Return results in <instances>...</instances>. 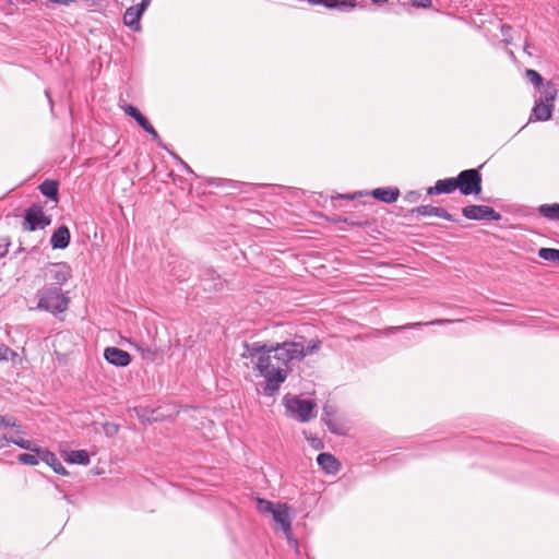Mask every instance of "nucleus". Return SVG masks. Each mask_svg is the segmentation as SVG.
Listing matches in <instances>:
<instances>
[{
    "mask_svg": "<svg viewBox=\"0 0 559 559\" xmlns=\"http://www.w3.org/2000/svg\"><path fill=\"white\" fill-rule=\"evenodd\" d=\"M174 275L179 280V281H186V275L185 274H178L177 271L174 270Z\"/></svg>",
    "mask_w": 559,
    "mask_h": 559,
    "instance_id": "a18cd8bd",
    "label": "nucleus"
},
{
    "mask_svg": "<svg viewBox=\"0 0 559 559\" xmlns=\"http://www.w3.org/2000/svg\"><path fill=\"white\" fill-rule=\"evenodd\" d=\"M538 213L549 221L559 222V203L542 204L538 206Z\"/></svg>",
    "mask_w": 559,
    "mask_h": 559,
    "instance_id": "412c9836",
    "label": "nucleus"
},
{
    "mask_svg": "<svg viewBox=\"0 0 559 559\" xmlns=\"http://www.w3.org/2000/svg\"><path fill=\"white\" fill-rule=\"evenodd\" d=\"M336 413H337V408L335 405L325 403V405L323 406V412H322V421L334 418Z\"/></svg>",
    "mask_w": 559,
    "mask_h": 559,
    "instance_id": "72a5a7b5",
    "label": "nucleus"
},
{
    "mask_svg": "<svg viewBox=\"0 0 559 559\" xmlns=\"http://www.w3.org/2000/svg\"><path fill=\"white\" fill-rule=\"evenodd\" d=\"M525 75L527 80L532 82L537 88L544 84L543 76L535 70H526Z\"/></svg>",
    "mask_w": 559,
    "mask_h": 559,
    "instance_id": "c756f323",
    "label": "nucleus"
},
{
    "mask_svg": "<svg viewBox=\"0 0 559 559\" xmlns=\"http://www.w3.org/2000/svg\"><path fill=\"white\" fill-rule=\"evenodd\" d=\"M318 465L329 474H335L340 469V462L334 455L323 452L317 456Z\"/></svg>",
    "mask_w": 559,
    "mask_h": 559,
    "instance_id": "2eb2a0df",
    "label": "nucleus"
},
{
    "mask_svg": "<svg viewBox=\"0 0 559 559\" xmlns=\"http://www.w3.org/2000/svg\"><path fill=\"white\" fill-rule=\"evenodd\" d=\"M72 277V269L66 262L51 263L45 271V286L60 287Z\"/></svg>",
    "mask_w": 559,
    "mask_h": 559,
    "instance_id": "423d86ee",
    "label": "nucleus"
},
{
    "mask_svg": "<svg viewBox=\"0 0 559 559\" xmlns=\"http://www.w3.org/2000/svg\"><path fill=\"white\" fill-rule=\"evenodd\" d=\"M38 457L39 456L37 454L35 455V454H32V453H21L17 456V460L22 464L29 465V466H35L39 462Z\"/></svg>",
    "mask_w": 559,
    "mask_h": 559,
    "instance_id": "c85d7f7f",
    "label": "nucleus"
},
{
    "mask_svg": "<svg viewBox=\"0 0 559 559\" xmlns=\"http://www.w3.org/2000/svg\"><path fill=\"white\" fill-rule=\"evenodd\" d=\"M371 195L381 202L393 203L399 199L400 190L393 187L377 188L371 191Z\"/></svg>",
    "mask_w": 559,
    "mask_h": 559,
    "instance_id": "dca6fc26",
    "label": "nucleus"
},
{
    "mask_svg": "<svg viewBox=\"0 0 559 559\" xmlns=\"http://www.w3.org/2000/svg\"><path fill=\"white\" fill-rule=\"evenodd\" d=\"M150 1H151V0H142V1H141V3H139L138 5H139V8H141L142 10H144V11H145V10H146V8H147V7H148V4H150Z\"/></svg>",
    "mask_w": 559,
    "mask_h": 559,
    "instance_id": "37998d69",
    "label": "nucleus"
},
{
    "mask_svg": "<svg viewBox=\"0 0 559 559\" xmlns=\"http://www.w3.org/2000/svg\"><path fill=\"white\" fill-rule=\"evenodd\" d=\"M2 439L5 441V442H10V438H8L7 436H3Z\"/></svg>",
    "mask_w": 559,
    "mask_h": 559,
    "instance_id": "8fccbe9b",
    "label": "nucleus"
},
{
    "mask_svg": "<svg viewBox=\"0 0 559 559\" xmlns=\"http://www.w3.org/2000/svg\"><path fill=\"white\" fill-rule=\"evenodd\" d=\"M202 281L204 282V290L216 292L223 288V282L213 269H206L203 271Z\"/></svg>",
    "mask_w": 559,
    "mask_h": 559,
    "instance_id": "f3484780",
    "label": "nucleus"
},
{
    "mask_svg": "<svg viewBox=\"0 0 559 559\" xmlns=\"http://www.w3.org/2000/svg\"><path fill=\"white\" fill-rule=\"evenodd\" d=\"M481 182V174L476 168L462 170L456 177L457 189L463 195L479 194Z\"/></svg>",
    "mask_w": 559,
    "mask_h": 559,
    "instance_id": "39448f33",
    "label": "nucleus"
},
{
    "mask_svg": "<svg viewBox=\"0 0 559 559\" xmlns=\"http://www.w3.org/2000/svg\"><path fill=\"white\" fill-rule=\"evenodd\" d=\"M528 48H530V45H528V44H526V45H525V47H524V51H526V52H527Z\"/></svg>",
    "mask_w": 559,
    "mask_h": 559,
    "instance_id": "3c124183",
    "label": "nucleus"
},
{
    "mask_svg": "<svg viewBox=\"0 0 559 559\" xmlns=\"http://www.w3.org/2000/svg\"><path fill=\"white\" fill-rule=\"evenodd\" d=\"M51 224V217L44 213L43 206L38 203H33L25 210L22 223L23 230L35 231L44 229Z\"/></svg>",
    "mask_w": 559,
    "mask_h": 559,
    "instance_id": "20e7f679",
    "label": "nucleus"
},
{
    "mask_svg": "<svg viewBox=\"0 0 559 559\" xmlns=\"http://www.w3.org/2000/svg\"><path fill=\"white\" fill-rule=\"evenodd\" d=\"M118 429H119V427L116 424L107 423V424L104 425V431L109 437L116 435L118 432Z\"/></svg>",
    "mask_w": 559,
    "mask_h": 559,
    "instance_id": "4c0bfd02",
    "label": "nucleus"
},
{
    "mask_svg": "<svg viewBox=\"0 0 559 559\" xmlns=\"http://www.w3.org/2000/svg\"><path fill=\"white\" fill-rule=\"evenodd\" d=\"M170 154H171V156H173L176 160H178V163H179V164H180V165H181V166H182V167H183L188 173H192V169L190 168V166H189L185 160H182V159H181L177 154H175V153H173V152H171Z\"/></svg>",
    "mask_w": 559,
    "mask_h": 559,
    "instance_id": "a19ab883",
    "label": "nucleus"
},
{
    "mask_svg": "<svg viewBox=\"0 0 559 559\" xmlns=\"http://www.w3.org/2000/svg\"><path fill=\"white\" fill-rule=\"evenodd\" d=\"M36 454L43 462L49 465L55 473L60 475H68V471L63 467L55 453L47 449L39 448V451Z\"/></svg>",
    "mask_w": 559,
    "mask_h": 559,
    "instance_id": "9b49d317",
    "label": "nucleus"
},
{
    "mask_svg": "<svg viewBox=\"0 0 559 559\" xmlns=\"http://www.w3.org/2000/svg\"><path fill=\"white\" fill-rule=\"evenodd\" d=\"M126 115L132 117L136 123L142 128L147 124V119L141 114V111L133 105L127 104L122 107Z\"/></svg>",
    "mask_w": 559,
    "mask_h": 559,
    "instance_id": "b1692460",
    "label": "nucleus"
},
{
    "mask_svg": "<svg viewBox=\"0 0 559 559\" xmlns=\"http://www.w3.org/2000/svg\"><path fill=\"white\" fill-rule=\"evenodd\" d=\"M51 2L61 5H69L70 3L74 2V0H51Z\"/></svg>",
    "mask_w": 559,
    "mask_h": 559,
    "instance_id": "79ce46f5",
    "label": "nucleus"
},
{
    "mask_svg": "<svg viewBox=\"0 0 559 559\" xmlns=\"http://www.w3.org/2000/svg\"><path fill=\"white\" fill-rule=\"evenodd\" d=\"M538 257L543 260L559 264V249L540 248L538 250Z\"/></svg>",
    "mask_w": 559,
    "mask_h": 559,
    "instance_id": "a878e982",
    "label": "nucleus"
},
{
    "mask_svg": "<svg viewBox=\"0 0 559 559\" xmlns=\"http://www.w3.org/2000/svg\"><path fill=\"white\" fill-rule=\"evenodd\" d=\"M39 190L40 192L48 199L52 200V201H57L58 200V195H59V189H58V183L57 181L55 180H45L40 186H39Z\"/></svg>",
    "mask_w": 559,
    "mask_h": 559,
    "instance_id": "4be33fe9",
    "label": "nucleus"
},
{
    "mask_svg": "<svg viewBox=\"0 0 559 559\" xmlns=\"http://www.w3.org/2000/svg\"><path fill=\"white\" fill-rule=\"evenodd\" d=\"M71 235L70 230L66 225L58 227L51 238L50 245L52 249H66L70 243Z\"/></svg>",
    "mask_w": 559,
    "mask_h": 559,
    "instance_id": "f8f14e48",
    "label": "nucleus"
},
{
    "mask_svg": "<svg viewBox=\"0 0 559 559\" xmlns=\"http://www.w3.org/2000/svg\"><path fill=\"white\" fill-rule=\"evenodd\" d=\"M210 185L234 187V181L228 179L211 178Z\"/></svg>",
    "mask_w": 559,
    "mask_h": 559,
    "instance_id": "e433bc0d",
    "label": "nucleus"
},
{
    "mask_svg": "<svg viewBox=\"0 0 559 559\" xmlns=\"http://www.w3.org/2000/svg\"><path fill=\"white\" fill-rule=\"evenodd\" d=\"M462 214L465 218L472 221H499L501 214L495 209L487 205H467L462 209Z\"/></svg>",
    "mask_w": 559,
    "mask_h": 559,
    "instance_id": "0eeeda50",
    "label": "nucleus"
},
{
    "mask_svg": "<svg viewBox=\"0 0 559 559\" xmlns=\"http://www.w3.org/2000/svg\"><path fill=\"white\" fill-rule=\"evenodd\" d=\"M142 128L152 136V139L154 141H156V143L159 147H165L157 131L153 128V126L148 121H147V124H144Z\"/></svg>",
    "mask_w": 559,
    "mask_h": 559,
    "instance_id": "f704fd0d",
    "label": "nucleus"
},
{
    "mask_svg": "<svg viewBox=\"0 0 559 559\" xmlns=\"http://www.w3.org/2000/svg\"><path fill=\"white\" fill-rule=\"evenodd\" d=\"M64 460L71 464L88 465L90 454L85 450H73L64 452Z\"/></svg>",
    "mask_w": 559,
    "mask_h": 559,
    "instance_id": "aec40b11",
    "label": "nucleus"
},
{
    "mask_svg": "<svg viewBox=\"0 0 559 559\" xmlns=\"http://www.w3.org/2000/svg\"><path fill=\"white\" fill-rule=\"evenodd\" d=\"M312 4H322L329 9H338L341 11H349L356 4L349 0H309Z\"/></svg>",
    "mask_w": 559,
    "mask_h": 559,
    "instance_id": "a211bd4d",
    "label": "nucleus"
},
{
    "mask_svg": "<svg viewBox=\"0 0 559 559\" xmlns=\"http://www.w3.org/2000/svg\"><path fill=\"white\" fill-rule=\"evenodd\" d=\"M413 217L437 216L447 221L456 222L457 218L450 214L445 209L432 205H420L409 211Z\"/></svg>",
    "mask_w": 559,
    "mask_h": 559,
    "instance_id": "6e6552de",
    "label": "nucleus"
},
{
    "mask_svg": "<svg viewBox=\"0 0 559 559\" xmlns=\"http://www.w3.org/2000/svg\"><path fill=\"white\" fill-rule=\"evenodd\" d=\"M555 105L546 104L535 99V105L530 115L528 122L547 121L552 116Z\"/></svg>",
    "mask_w": 559,
    "mask_h": 559,
    "instance_id": "9d476101",
    "label": "nucleus"
},
{
    "mask_svg": "<svg viewBox=\"0 0 559 559\" xmlns=\"http://www.w3.org/2000/svg\"><path fill=\"white\" fill-rule=\"evenodd\" d=\"M142 128L152 136V139L154 141H156V143L159 147H165L157 131L153 128V126L148 121H147V124H144Z\"/></svg>",
    "mask_w": 559,
    "mask_h": 559,
    "instance_id": "c9c22d12",
    "label": "nucleus"
},
{
    "mask_svg": "<svg viewBox=\"0 0 559 559\" xmlns=\"http://www.w3.org/2000/svg\"><path fill=\"white\" fill-rule=\"evenodd\" d=\"M372 1L376 3H382V2H386L388 0H372Z\"/></svg>",
    "mask_w": 559,
    "mask_h": 559,
    "instance_id": "de8ad7c7",
    "label": "nucleus"
},
{
    "mask_svg": "<svg viewBox=\"0 0 559 559\" xmlns=\"http://www.w3.org/2000/svg\"><path fill=\"white\" fill-rule=\"evenodd\" d=\"M337 198H340V199H342V198L354 199V195H349V194L343 195V194H340Z\"/></svg>",
    "mask_w": 559,
    "mask_h": 559,
    "instance_id": "49530a36",
    "label": "nucleus"
},
{
    "mask_svg": "<svg viewBox=\"0 0 559 559\" xmlns=\"http://www.w3.org/2000/svg\"><path fill=\"white\" fill-rule=\"evenodd\" d=\"M323 423L326 425V427L329 428V430L331 432H333L335 435L344 433L343 426L340 423H337L334 418L323 420Z\"/></svg>",
    "mask_w": 559,
    "mask_h": 559,
    "instance_id": "473e14b6",
    "label": "nucleus"
},
{
    "mask_svg": "<svg viewBox=\"0 0 559 559\" xmlns=\"http://www.w3.org/2000/svg\"><path fill=\"white\" fill-rule=\"evenodd\" d=\"M17 354L4 344H0V360H14Z\"/></svg>",
    "mask_w": 559,
    "mask_h": 559,
    "instance_id": "2f4dec72",
    "label": "nucleus"
},
{
    "mask_svg": "<svg viewBox=\"0 0 559 559\" xmlns=\"http://www.w3.org/2000/svg\"><path fill=\"white\" fill-rule=\"evenodd\" d=\"M456 189V178H445L438 180L433 187H429L427 189V194L436 195L441 193H452Z\"/></svg>",
    "mask_w": 559,
    "mask_h": 559,
    "instance_id": "ddd939ff",
    "label": "nucleus"
},
{
    "mask_svg": "<svg viewBox=\"0 0 559 559\" xmlns=\"http://www.w3.org/2000/svg\"><path fill=\"white\" fill-rule=\"evenodd\" d=\"M140 20H141V16L133 11V9L130 7L126 10L124 14H123V23L131 27L133 31H139L140 29Z\"/></svg>",
    "mask_w": 559,
    "mask_h": 559,
    "instance_id": "5701e85b",
    "label": "nucleus"
},
{
    "mask_svg": "<svg viewBox=\"0 0 559 559\" xmlns=\"http://www.w3.org/2000/svg\"><path fill=\"white\" fill-rule=\"evenodd\" d=\"M273 520L278 523L288 536L292 533V523L289 519L288 509L284 504H278L277 508L272 512Z\"/></svg>",
    "mask_w": 559,
    "mask_h": 559,
    "instance_id": "4468645a",
    "label": "nucleus"
},
{
    "mask_svg": "<svg viewBox=\"0 0 559 559\" xmlns=\"http://www.w3.org/2000/svg\"><path fill=\"white\" fill-rule=\"evenodd\" d=\"M277 507H275L271 501L269 500H265V499H262V498H258L257 499V509L259 510V512L261 513H271L276 509Z\"/></svg>",
    "mask_w": 559,
    "mask_h": 559,
    "instance_id": "cd10ccee",
    "label": "nucleus"
},
{
    "mask_svg": "<svg viewBox=\"0 0 559 559\" xmlns=\"http://www.w3.org/2000/svg\"><path fill=\"white\" fill-rule=\"evenodd\" d=\"M37 309L47 311L53 316L68 310L70 298L57 286H44L36 293Z\"/></svg>",
    "mask_w": 559,
    "mask_h": 559,
    "instance_id": "f03ea898",
    "label": "nucleus"
},
{
    "mask_svg": "<svg viewBox=\"0 0 559 559\" xmlns=\"http://www.w3.org/2000/svg\"><path fill=\"white\" fill-rule=\"evenodd\" d=\"M419 198H420V194L417 191H409L405 195V200L408 202H416V201H418Z\"/></svg>",
    "mask_w": 559,
    "mask_h": 559,
    "instance_id": "ea45409f",
    "label": "nucleus"
},
{
    "mask_svg": "<svg viewBox=\"0 0 559 559\" xmlns=\"http://www.w3.org/2000/svg\"><path fill=\"white\" fill-rule=\"evenodd\" d=\"M284 403L287 412L295 415L301 423H307L313 418V411L317 406L312 400L300 399L299 396L286 395Z\"/></svg>",
    "mask_w": 559,
    "mask_h": 559,
    "instance_id": "7ed1b4c3",
    "label": "nucleus"
},
{
    "mask_svg": "<svg viewBox=\"0 0 559 559\" xmlns=\"http://www.w3.org/2000/svg\"><path fill=\"white\" fill-rule=\"evenodd\" d=\"M455 322L454 320H450V319H437V320H432L430 322H427V323H420V322H417V323H409V324H406V325H403V326H395V328H390V331L391 332H394V331H397V330H405V329H413V328H416V326H420V325H443V324H449V323H453Z\"/></svg>",
    "mask_w": 559,
    "mask_h": 559,
    "instance_id": "393cba45",
    "label": "nucleus"
},
{
    "mask_svg": "<svg viewBox=\"0 0 559 559\" xmlns=\"http://www.w3.org/2000/svg\"><path fill=\"white\" fill-rule=\"evenodd\" d=\"M321 346L322 341L319 338L307 340L302 335H295L293 340L271 344L246 343L242 357L251 359L253 369L264 378V394L273 396L280 391L294 366L305 357L318 353Z\"/></svg>",
    "mask_w": 559,
    "mask_h": 559,
    "instance_id": "f257e3e1",
    "label": "nucleus"
},
{
    "mask_svg": "<svg viewBox=\"0 0 559 559\" xmlns=\"http://www.w3.org/2000/svg\"><path fill=\"white\" fill-rule=\"evenodd\" d=\"M133 9L134 12H136L140 16L143 15L144 13V10H142L141 8H139V5H134V7H131Z\"/></svg>",
    "mask_w": 559,
    "mask_h": 559,
    "instance_id": "c03bdc74",
    "label": "nucleus"
},
{
    "mask_svg": "<svg viewBox=\"0 0 559 559\" xmlns=\"http://www.w3.org/2000/svg\"><path fill=\"white\" fill-rule=\"evenodd\" d=\"M46 96L48 97L49 102L51 103V98H50V95H49V91H46Z\"/></svg>",
    "mask_w": 559,
    "mask_h": 559,
    "instance_id": "09e8293b",
    "label": "nucleus"
},
{
    "mask_svg": "<svg viewBox=\"0 0 559 559\" xmlns=\"http://www.w3.org/2000/svg\"><path fill=\"white\" fill-rule=\"evenodd\" d=\"M540 96L537 100L554 105L555 99L557 97V88L554 83L546 82L542 86L538 87Z\"/></svg>",
    "mask_w": 559,
    "mask_h": 559,
    "instance_id": "6ab92c4d",
    "label": "nucleus"
},
{
    "mask_svg": "<svg viewBox=\"0 0 559 559\" xmlns=\"http://www.w3.org/2000/svg\"><path fill=\"white\" fill-rule=\"evenodd\" d=\"M20 428V425L17 424V419L13 416H2L0 415V429L3 428Z\"/></svg>",
    "mask_w": 559,
    "mask_h": 559,
    "instance_id": "7c9ffc66",
    "label": "nucleus"
},
{
    "mask_svg": "<svg viewBox=\"0 0 559 559\" xmlns=\"http://www.w3.org/2000/svg\"><path fill=\"white\" fill-rule=\"evenodd\" d=\"M104 358L116 367H127L131 362V355L118 347H107L104 350Z\"/></svg>",
    "mask_w": 559,
    "mask_h": 559,
    "instance_id": "1a4fd4ad",
    "label": "nucleus"
},
{
    "mask_svg": "<svg viewBox=\"0 0 559 559\" xmlns=\"http://www.w3.org/2000/svg\"><path fill=\"white\" fill-rule=\"evenodd\" d=\"M10 442L20 447L21 449L28 450L31 452L37 453L39 451V447L35 445L32 441L25 440L23 438H12L10 437Z\"/></svg>",
    "mask_w": 559,
    "mask_h": 559,
    "instance_id": "bb28decb",
    "label": "nucleus"
},
{
    "mask_svg": "<svg viewBox=\"0 0 559 559\" xmlns=\"http://www.w3.org/2000/svg\"><path fill=\"white\" fill-rule=\"evenodd\" d=\"M412 3L417 8H429L431 5V0H412Z\"/></svg>",
    "mask_w": 559,
    "mask_h": 559,
    "instance_id": "58836bf2",
    "label": "nucleus"
}]
</instances>
